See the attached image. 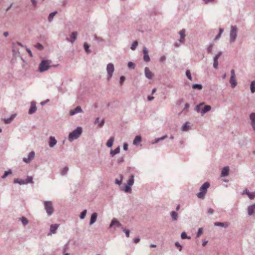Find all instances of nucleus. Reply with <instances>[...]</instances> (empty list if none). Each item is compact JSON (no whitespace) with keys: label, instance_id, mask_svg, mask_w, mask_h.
<instances>
[{"label":"nucleus","instance_id":"obj_19","mask_svg":"<svg viewBox=\"0 0 255 255\" xmlns=\"http://www.w3.org/2000/svg\"><path fill=\"white\" fill-rule=\"evenodd\" d=\"M255 211V203L250 205L248 208V214L249 216H251Z\"/></svg>","mask_w":255,"mask_h":255},{"label":"nucleus","instance_id":"obj_37","mask_svg":"<svg viewBox=\"0 0 255 255\" xmlns=\"http://www.w3.org/2000/svg\"><path fill=\"white\" fill-rule=\"evenodd\" d=\"M84 49H85V51L87 53H91V50L89 49V45H88V44L87 43L85 42L84 43Z\"/></svg>","mask_w":255,"mask_h":255},{"label":"nucleus","instance_id":"obj_1","mask_svg":"<svg viewBox=\"0 0 255 255\" xmlns=\"http://www.w3.org/2000/svg\"><path fill=\"white\" fill-rule=\"evenodd\" d=\"M82 133V128L81 127H78L73 131L71 132L68 136V139L70 141H72L78 138Z\"/></svg>","mask_w":255,"mask_h":255},{"label":"nucleus","instance_id":"obj_42","mask_svg":"<svg viewBox=\"0 0 255 255\" xmlns=\"http://www.w3.org/2000/svg\"><path fill=\"white\" fill-rule=\"evenodd\" d=\"M181 238L182 239H191V237H189V236H188L187 235H186V233L185 232H182L181 234Z\"/></svg>","mask_w":255,"mask_h":255},{"label":"nucleus","instance_id":"obj_40","mask_svg":"<svg viewBox=\"0 0 255 255\" xmlns=\"http://www.w3.org/2000/svg\"><path fill=\"white\" fill-rule=\"evenodd\" d=\"M87 214V210L85 209L80 214V218L81 219H84L85 218L86 215Z\"/></svg>","mask_w":255,"mask_h":255},{"label":"nucleus","instance_id":"obj_8","mask_svg":"<svg viewBox=\"0 0 255 255\" xmlns=\"http://www.w3.org/2000/svg\"><path fill=\"white\" fill-rule=\"evenodd\" d=\"M231 77L230 79V83L232 88H235L237 86V82L236 80L235 71L234 69L231 71Z\"/></svg>","mask_w":255,"mask_h":255},{"label":"nucleus","instance_id":"obj_51","mask_svg":"<svg viewBox=\"0 0 255 255\" xmlns=\"http://www.w3.org/2000/svg\"><path fill=\"white\" fill-rule=\"evenodd\" d=\"M185 33V30L183 29L179 31V34L180 35V37H185L186 36Z\"/></svg>","mask_w":255,"mask_h":255},{"label":"nucleus","instance_id":"obj_22","mask_svg":"<svg viewBox=\"0 0 255 255\" xmlns=\"http://www.w3.org/2000/svg\"><path fill=\"white\" fill-rule=\"evenodd\" d=\"M215 226L227 228L229 226V223L228 222H215L214 223Z\"/></svg>","mask_w":255,"mask_h":255},{"label":"nucleus","instance_id":"obj_16","mask_svg":"<svg viewBox=\"0 0 255 255\" xmlns=\"http://www.w3.org/2000/svg\"><path fill=\"white\" fill-rule=\"evenodd\" d=\"M36 110L37 107L36 106V103L34 101L31 102L30 108L28 111V114L29 115L33 114L36 112Z\"/></svg>","mask_w":255,"mask_h":255},{"label":"nucleus","instance_id":"obj_12","mask_svg":"<svg viewBox=\"0 0 255 255\" xmlns=\"http://www.w3.org/2000/svg\"><path fill=\"white\" fill-rule=\"evenodd\" d=\"M78 35V33L76 31L73 32L70 35V38H66V40L67 41H69L72 43H73L75 40L77 38Z\"/></svg>","mask_w":255,"mask_h":255},{"label":"nucleus","instance_id":"obj_36","mask_svg":"<svg viewBox=\"0 0 255 255\" xmlns=\"http://www.w3.org/2000/svg\"><path fill=\"white\" fill-rule=\"evenodd\" d=\"M192 87L194 89L201 90L203 88V86L201 84H194L192 85Z\"/></svg>","mask_w":255,"mask_h":255},{"label":"nucleus","instance_id":"obj_55","mask_svg":"<svg viewBox=\"0 0 255 255\" xmlns=\"http://www.w3.org/2000/svg\"><path fill=\"white\" fill-rule=\"evenodd\" d=\"M95 40L99 41V42H102L103 41V39L101 37H98L97 36H94Z\"/></svg>","mask_w":255,"mask_h":255},{"label":"nucleus","instance_id":"obj_34","mask_svg":"<svg viewBox=\"0 0 255 255\" xmlns=\"http://www.w3.org/2000/svg\"><path fill=\"white\" fill-rule=\"evenodd\" d=\"M25 184H28V183H31V184H33L34 183V182L33 181V178L32 176H28L25 180Z\"/></svg>","mask_w":255,"mask_h":255},{"label":"nucleus","instance_id":"obj_61","mask_svg":"<svg viewBox=\"0 0 255 255\" xmlns=\"http://www.w3.org/2000/svg\"><path fill=\"white\" fill-rule=\"evenodd\" d=\"M166 60V56L163 55L160 58V61L161 62H164Z\"/></svg>","mask_w":255,"mask_h":255},{"label":"nucleus","instance_id":"obj_48","mask_svg":"<svg viewBox=\"0 0 255 255\" xmlns=\"http://www.w3.org/2000/svg\"><path fill=\"white\" fill-rule=\"evenodd\" d=\"M250 118L251 120V122H255V113H252L250 115Z\"/></svg>","mask_w":255,"mask_h":255},{"label":"nucleus","instance_id":"obj_11","mask_svg":"<svg viewBox=\"0 0 255 255\" xmlns=\"http://www.w3.org/2000/svg\"><path fill=\"white\" fill-rule=\"evenodd\" d=\"M144 75L145 77L148 79H152L154 77V74L147 67L144 68Z\"/></svg>","mask_w":255,"mask_h":255},{"label":"nucleus","instance_id":"obj_54","mask_svg":"<svg viewBox=\"0 0 255 255\" xmlns=\"http://www.w3.org/2000/svg\"><path fill=\"white\" fill-rule=\"evenodd\" d=\"M218 61L213 60V67L215 69H217L218 67Z\"/></svg>","mask_w":255,"mask_h":255},{"label":"nucleus","instance_id":"obj_45","mask_svg":"<svg viewBox=\"0 0 255 255\" xmlns=\"http://www.w3.org/2000/svg\"><path fill=\"white\" fill-rule=\"evenodd\" d=\"M222 55V52L219 51L218 52L216 55L214 57L213 60L218 61V59L220 57V56Z\"/></svg>","mask_w":255,"mask_h":255},{"label":"nucleus","instance_id":"obj_58","mask_svg":"<svg viewBox=\"0 0 255 255\" xmlns=\"http://www.w3.org/2000/svg\"><path fill=\"white\" fill-rule=\"evenodd\" d=\"M125 77L124 76H122L120 79V83L121 84H122L125 81Z\"/></svg>","mask_w":255,"mask_h":255},{"label":"nucleus","instance_id":"obj_50","mask_svg":"<svg viewBox=\"0 0 255 255\" xmlns=\"http://www.w3.org/2000/svg\"><path fill=\"white\" fill-rule=\"evenodd\" d=\"M186 75L188 79L190 80H192L191 74L189 70H187L186 71Z\"/></svg>","mask_w":255,"mask_h":255},{"label":"nucleus","instance_id":"obj_13","mask_svg":"<svg viewBox=\"0 0 255 255\" xmlns=\"http://www.w3.org/2000/svg\"><path fill=\"white\" fill-rule=\"evenodd\" d=\"M59 227V225L57 224H52L50 227L49 232L48 233V236L51 235L56 233V231Z\"/></svg>","mask_w":255,"mask_h":255},{"label":"nucleus","instance_id":"obj_39","mask_svg":"<svg viewBox=\"0 0 255 255\" xmlns=\"http://www.w3.org/2000/svg\"><path fill=\"white\" fill-rule=\"evenodd\" d=\"M21 222L24 226H25L28 224V221L26 218L22 217L21 219Z\"/></svg>","mask_w":255,"mask_h":255},{"label":"nucleus","instance_id":"obj_53","mask_svg":"<svg viewBox=\"0 0 255 255\" xmlns=\"http://www.w3.org/2000/svg\"><path fill=\"white\" fill-rule=\"evenodd\" d=\"M203 233V229L200 228L198 229V232L196 235V238L199 237Z\"/></svg>","mask_w":255,"mask_h":255},{"label":"nucleus","instance_id":"obj_17","mask_svg":"<svg viewBox=\"0 0 255 255\" xmlns=\"http://www.w3.org/2000/svg\"><path fill=\"white\" fill-rule=\"evenodd\" d=\"M57 143V140L55 137L50 136L49 140V146L50 147H53Z\"/></svg>","mask_w":255,"mask_h":255},{"label":"nucleus","instance_id":"obj_24","mask_svg":"<svg viewBox=\"0 0 255 255\" xmlns=\"http://www.w3.org/2000/svg\"><path fill=\"white\" fill-rule=\"evenodd\" d=\"M243 193L247 194L251 200L254 199L255 197V193H251L247 189L244 190Z\"/></svg>","mask_w":255,"mask_h":255},{"label":"nucleus","instance_id":"obj_33","mask_svg":"<svg viewBox=\"0 0 255 255\" xmlns=\"http://www.w3.org/2000/svg\"><path fill=\"white\" fill-rule=\"evenodd\" d=\"M251 92L254 94L255 92V80L253 81L250 85Z\"/></svg>","mask_w":255,"mask_h":255},{"label":"nucleus","instance_id":"obj_64","mask_svg":"<svg viewBox=\"0 0 255 255\" xmlns=\"http://www.w3.org/2000/svg\"><path fill=\"white\" fill-rule=\"evenodd\" d=\"M251 125L254 130H255V122H251Z\"/></svg>","mask_w":255,"mask_h":255},{"label":"nucleus","instance_id":"obj_47","mask_svg":"<svg viewBox=\"0 0 255 255\" xmlns=\"http://www.w3.org/2000/svg\"><path fill=\"white\" fill-rule=\"evenodd\" d=\"M122 230L123 232L126 234V237L128 238L129 237L130 231L128 229H126L125 228H122Z\"/></svg>","mask_w":255,"mask_h":255},{"label":"nucleus","instance_id":"obj_4","mask_svg":"<svg viewBox=\"0 0 255 255\" xmlns=\"http://www.w3.org/2000/svg\"><path fill=\"white\" fill-rule=\"evenodd\" d=\"M43 204L46 213L49 216H51L54 212L52 202L51 201H45Z\"/></svg>","mask_w":255,"mask_h":255},{"label":"nucleus","instance_id":"obj_59","mask_svg":"<svg viewBox=\"0 0 255 255\" xmlns=\"http://www.w3.org/2000/svg\"><path fill=\"white\" fill-rule=\"evenodd\" d=\"M31 2L33 6L36 7L37 5V1L36 0H31Z\"/></svg>","mask_w":255,"mask_h":255},{"label":"nucleus","instance_id":"obj_60","mask_svg":"<svg viewBox=\"0 0 255 255\" xmlns=\"http://www.w3.org/2000/svg\"><path fill=\"white\" fill-rule=\"evenodd\" d=\"M175 245L177 247H179L180 248V249H179V251H180L181 250V249H182V246L178 242H176L175 244Z\"/></svg>","mask_w":255,"mask_h":255},{"label":"nucleus","instance_id":"obj_25","mask_svg":"<svg viewBox=\"0 0 255 255\" xmlns=\"http://www.w3.org/2000/svg\"><path fill=\"white\" fill-rule=\"evenodd\" d=\"M15 116H16V115L12 114L11 115L10 118L4 119H3L4 123L6 124L10 123L12 121V120L14 119Z\"/></svg>","mask_w":255,"mask_h":255},{"label":"nucleus","instance_id":"obj_43","mask_svg":"<svg viewBox=\"0 0 255 255\" xmlns=\"http://www.w3.org/2000/svg\"><path fill=\"white\" fill-rule=\"evenodd\" d=\"M12 172L10 169H9L8 171H5L3 175L2 176V178H6L9 174H11Z\"/></svg>","mask_w":255,"mask_h":255},{"label":"nucleus","instance_id":"obj_56","mask_svg":"<svg viewBox=\"0 0 255 255\" xmlns=\"http://www.w3.org/2000/svg\"><path fill=\"white\" fill-rule=\"evenodd\" d=\"M123 149L124 150L127 151L128 149V144L127 143H124L123 145Z\"/></svg>","mask_w":255,"mask_h":255},{"label":"nucleus","instance_id":"obj_63","mask_svg":"<svg viewBox=\"0 0 255 255\" xmlns=\"http://www.w3.org/2000/svg\"><path fill=\"white\" fill-rule=\"evenodd\" d=\"M139 241H140V238H136L134 239L133 242L134 243L137 244L139 242Z\"/></svg>","mask_w":255,"mask_h":255},{"label":"nucleus","instance_id":"obj_44","mask_svg":"<svg viewBox=\"0 0 255 255\" xmlns=\"http://www.w3.org/2000/svg\"><path fill=\"white\" fill-rule=\"evenodd\" d=\"M138 45V42L137 41H135L134 42H133L132 43V44H131V46H130V49L132 50H134L135 49V48H136L137 46Z\"/></svg>","mask_w":255,"mask_h":255},{"label":"nucleus","instance_id":"obj_2","mask_svg":"<svg viewBox=\"0 0 255 255\" xmlns=\"http://www.w3.org/2000/svg\"><path fill=\"white\" fill-rule=\"evenodd\" d=\"M209 187L210 183L208 182H205L200 188L199 192L197 194L198 198L202 199H204Z\"/></svg>","mask_w":255,"mask_h":255},{"label":"nucleus","instance_id":"obj_7","mask_svg":"<svg viewBox=\"0 0 255 255\" xmlns=\"http://www.w3.org/2000/svg\"><path fill=\"white\" fill-rule=\"evenodd\" d=\"M134 183V175L131 174L129 179L128 181L127 184L125 186L124 188L121 189L122 190L128 192L131 190V186L133 185Z\"/></svg>","mask_w":255,"mask_h":255},{"label":"nucleus","instance_id":"obj_52","mask_svg":"<svg viewBox=\"0 0 255 255\" xmlns=\"http://www.w3.org/2000/svg\"><path fill=\"white\" fill-rule=\"evenodd\" d=\"M68 171V168L67 167H65L61 171V174L63 175H65Z\"/></svg>","mask_w":255,"mask_h":255},{"label":"nucleus","instance_id":"obj_21","mask_svg":"<svg viewBox=\"0 0 255 255\" xmlns=\"http://www.w3.org/2000/svg\"><path fill=\"white\" fill-rule=\"evenodd\" d=\"M97 217H98V215H97V213H96V212L93 213L91 215V219H90V223H89V224L90 225H92L94 224L95 223V222L97 220Z\"/></svg>","mask_w":255,"mask_h":255},{"label":"nucleus","instance_id":"obj_41","mask_svg":"<svg viewBox=\"0 0 255 255\" xmlns=\"http://www.w3.org/2000/svg\"><path fill=\"white\" fill-rule=\"evenodd\" d=\"M189 123L188 122H186L182 127L181 130L182 131H187L189 128V126H187V124Z\"/></svg>","mask_w":255,"mask_h":255},{"label":"nucleus","instance_id":"obj_49","mask_svg":"<svg viewBox=\"0 0 255 255\" xmlns=\"http://www.w3.org/2000/svg\"><path fill=\"white\" fill-rule=\"evenodd\" d=\"M35 48L40 50H41L43 49V46L42 44H41L40 43H37L35 46Z\"/></svg>","mask_w":255,"mask_h":255},{"label":"nucleus","instance_id":"obj_32","mask_svg":"<svg viewBox=\"0 0 255 255\" xmlns=\"http://www.w3.org/2000/svg\"><path fill=\"white\" fill-rule=\"evenodd\" d=\"M213 48L214 45L212 43H209L207 48V52L209 54H212Z\"/></svg>","mask_w":255,"mask_h":255},{"label":"nucleus","instance_id":"obj_5","mask_svg":"<svg viewBox=\"0 0 255 255\" xmlns=\"http://www.w3.org/2000/svg\"><path fill=\"white\" fill-rule=\"evenodd\" d=\"M238 28L236 25H232L230 31V42L233 43L237 37Z\"/></svg>","mask_w":255,"mask_h":255},{"label":"nucleus","instance_id":"obj_38","mask_svg":"<svg viewBox=\"0 0 255 255\" xmlns=\"http://www.w3.org/2000/svg\"><path fill=\"white\" fill-rule=\"evenodd\" d=\"M128 67L130 69H134L135 65L133 62L130 61L128 63Z\"/></svg>","mask_w":255,"mask_h":255},{"label":"nucleus","instance_id":"obj_14","mask_svg":"<svg viewBox=\"0 0 255 255\" xmlns=\"http://www.w3.org/2000/svg\"><path fill=\"white\" fill-rule=\"evenodd\" d=\"M143 60L144 61L148 62L150 61V59L148 55V51L146 47H144L143 48Z\"/></svg>","mask_w":255,"mask_h":255},{"label":"nucleus","instance_id":"obj_29","mask_svg":"<svg viewBox=\"0 0 255 255\" xmlns=\"http://www.w3.org/2000/svg\"><path fill=\"white\" fill-rule=\"evenodd\" d=\"M114 141V137L111 136L108 140V141L106 143V145L108 147H111L113 144Z\"/></svg>","mask_w":255,"mask_h":255},{"label":"nucleus","instance_id":"obj_26","mask_svg":"<svg viewBox=\"0 0 255 255\" xmlns=\"http://www.w3.org/2000/svg\"><path fill=\"white\" fill-rule=\"evenodd\" d=\"M120 152V147H117L115 150L111 149L110 151V154L112 156H114L117 154L119 153Z\"/></svg>","mask_w":255,"mask_h":255},{"label":"nucleus","instance_id":"obj_3","mask_svg":"<svg viewBox=\"0 0 255 255\" xmlns=\"http://www.w3.org/2000/svg\"><path fill=\"white\" fill-rule=\"evenodd\" d=\"M204 104V102H202L196 105L195 107V110L197 112L200 113L201 116L204 115L207 112L211 110V107L209 105H205L203 108L200 109V107L203 106Z\"/></svg>","mask_w":255,"mask_h":255},{"label":"nucleus","instance_id":"obj_27","mask_svg":"<svg viewBox=\"0 0 255 255\" xmlns=\"http://www.w3.org/2000/svg\"><path fill=\"white\" fill-rule=\"evenodd\" d=\"M141 141V137L140 135H137L135 136L133 141V144L134 145H138L139 143Z\"/></svg>","mask_w":255,"mask_h":255},{"label":"nucleus","instance_id":"obj_15","mask_svg":"<svg viewBox=\"0 0 255 255\" xmlns=\"http://www.w3.org/2000/svg\"><path fill=\"white\" fill-rule=\"evenodd\" d=\"M83 111L82 109V108L80 106H77L75 109L73 110H71L69 112V114L70 116H74V115L80 113H83Z\"/></svg>","mask_w":255,"mask_h":255},{"label":"nucleus","instance_id":"obj_31","mask_svg":"<svg viewBox=\"0 0 255 255\" xmlns=\"http://www.w3.org/2000/svg\"><path fill=\"white\" fill-rule=\"evenodd\" d=\"M57 13V11H54L52 12H51L49 14V16H48V21L49 22H51L53 19V18L54 17V16L55 15V14Z\"/></svg>","mask_w":255,"mask_h":255},{"label":"nucleus","instance_id":"obj_46","mask_svg":"<svg viewBox=\"0 0 255 255\" xmlns=\"http://www.w3.org/2000/svg\"><path fill=\"white\" fill-rule=\"evenodd\" d=\"M120 178H121V180H119L118 179H116L115 180V183L116 184H118V185H120L122 183V181L123 179V175L121 174L120 175Z\"/></svg>","mask_w":255,"mask_h":255},{"label":"nucleus","instance_id":"obj_57","mask_svg":"<svg viewBox=\"0 0 255 255\" xmlns=\"http://www.w3.org/2000/svg\"><path fill=\"white\" fill-rule=\"evenodd\" d=\"M206 4L208 3H212L215 1V0H202Z\"/></svg>","mask_w":255,"mask_h":255},{"label":"nucleus","instance_id":"obj_62","mask_svg":"<svg viewBox=\"0 0 255 255\" xmlns=\"http://www.w3.org/2000/svg\"><path fill=\"white\" fill-rule=\"evenodd\" d=\"M208 213L209 214H213V213H214V210L212 208H210L208 210V211H207Z\"/></svg>","mask_w":255,"mask_h":255},{"label":"nucleus","instance_id":"obj_9","mask_svg":"<svg viewBox=\"0 0 255 255\" xmlns=\"http://www.w3.org/2000/svg\"><path fill=\"white\" fill-rule=\"evenodd\" d=\"M106 70L108 73V79H109L112 77L113 72L114 71V65L111 63H109L107 66Z\"/></svg>","mask_w":255,"mask_h":255},{"label":"nucleus","instance_id":"obj_28","mask_svg":"<svg viewBox=\"0 0 255 255\" xmlns=\"http://www.w3.org/2000/svg\"><path fill=\"white\" fill-rule=\"evenodd\" d=\"M170 215L173 221H176L178 220V215L175 211L171 212Z\"/></svg>","mask_w":255,"mask_h":255},{"label":"nucleus","instance_id":"obj_23","mask_svg":"<svg viewBox=\"0 0 255 255\" xmlns=\"http://www.w3.org/2000/svg\"><path fill=\"white\" fill-rule=\"evenodd\" d=\"M114 225H116L118 228L121 227L122 226V224L119 222H118L116 218L113 219L110 224V227L112 228Z\"/></svg>","mask_w":255,"mask_h":255},{"label":"nucleus","instance_id":"obj_35","mask_svg":"<svg viewBox=\"0 0 255 255\" xmlns=\"http://www.w3.org/2000/svg\"><path fill=\"white\" fill-rule=\"evenodd\" d=\"M167 137V135H166L163 136H162L161 137L156 138L155 140V141L152 142V144L157 143L159 141L163 140L165 139V138H166Z\"/></svg>","mask_w":255,"mask_h":255},{"label":"nucleus","instance_id":"obj_18","mask_svg":"<svg viewBox=\"0 0 255 255\" xmlns=\"http://www.w3.org/2000/svg\"><path fill=\"white\" fill-rule=\"evenodd\" d=\"M100 118L99 117L95 119L94 122V124L95 125H98V127L99 128H102L105 124V120L104 119L102 120L101 121H99Z\"/></svg>","mask_w":255,"mask_h":255},{"label":"nucleus","instance_id":"obj_6","mask_svg":"<svg viewBox=\"0 0 255 255\" xmlns=\"http://www.w3.org/2000/svg\"><path fill=\"white\" fill-rule=\"evenodd\" d=\"M50 63L47 60H42L39 65V71L43 72L48 70Z\"/></svg>","mask_w":255,"mask_h":255},{"label":"nucleus","instance_id":"obj_10","mask_svg":"<svg viewBox=\"0 0 255 255\" xmlns=\"http://www.w3.org/2000/svg\"><path fill=\"white\" fill-rule=\"evenodd\" d=\"M35 156V152L33 151H31L29 153L27 157H23L22 160L26 163H29L32 161Z\"/></svg>","mask_w":255,"mask_h":255},{"label":"nucleus","instance_id":"obj_20","mask_svg":"<svg viewBox=\"0 0 255 255\" xmlns=\"http://www.w3.org/2000/svg\"><path fill=\"white\" fill-rule=\"evenodd\" d=\"M229 167L228 166L224 167L221 172V176L224 177L229 175Z\"/></svg>","mask_w":255,"mask_h":255},{"label":"nucleus","instance_id":"obj_30","mask_svg":"<svg viewBox=\"0 0 255 255\" xmlns=\"http://www.w3.org/2000/svg\"><path fill=\"white\" fill-rule=\"evenodd\" d=\"M13 183L15 184H19V185L25 184V180L19 178L14 179Z\"/></svg>","mask_w":255,"mask_h":255}]
</instances>
